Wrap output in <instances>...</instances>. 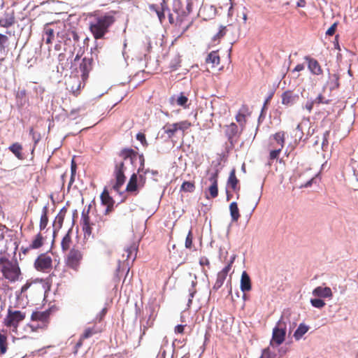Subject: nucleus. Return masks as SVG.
I'll list each match as a JSON object with an SVG mask.
<instances>
[{
	"label": "nucleus",
	"instance_id": "1",
	"mask_svg": "<svg viewBox=\"0 0 358 358\" xmlns=\"http://www.w3.org/2000/svg\"><path fill=\"white\" fill-rule=\"evenodd\" d=\"M119 159L114 160L113 176L115 182L113 186V189L119 192L122 186L124 184L126 176L124 171L126 166L124 162L129 160L131 163L136 159L138 152L131 148H124L118 153Z\"/></svg>",
	"mask_w": 358,
	"mask_h": 358
},
{
	"label": "nucleus",
	"instance_id": "2",
	"mask_svg": "<svg viewBox=\"0 0 358 358\" xmlns=\"http://www.w3.org/2000/svg\"><path fill=\"white\" fill-rule=\"evenodd\" d=\"M115 22L114 15L107 13L97 17L94 21L90 22L89 29L95 39H102Z\"/></svg>",
	"mask_w": 358,
	"mask_h": 358
},
{
	"label": "nucleus",
	"instance_id": "3",
	"mask_svg": "<svg viewBox=\"0 0 358 358\" xmlns=\"http://www.w3.org/2000/svg\"><path fill=\"white\" fill-rule=\"evenodd\" d=\"M0 272L2 276L10 282L18 281L22 275L18 263L16 261L10 260L6 256L0 257Z\"/></svg>",
	"mask_w": 358,
	"mask_h": 358
},
{
	"label": "nucleus",
	"instance_id": "4",
	"mask_svg": "<svg viewBox=\"0 0 358 358\" xmlns=\"http://www.w3.org/2000/svg\"><path fill=\"white\" fill-rule=\"evenodd\" d=\"M198 0H173V11L176 15V22L181 24L187 20Z\"/></svg>",
	"mask_w": 358,
	"mask_h": 358
},
{
	"label": "nucleus",
	"instance_id": "5",
	"mask_svg": "<svg viewBox=\"0 0 358 358\" xmlns=\"http://www.w3.org/2000/svg\"><path fill=\"white\" fill-rule=\"evenodd\" d=\"M26 317V313L21 310H14L10 307L7 310V315L3 320V324L13 331H17L18 326Z\"/></svg>",
	"mask_w": 358,
	"mask_h": 358
},
{
	"label": "nucleus",
	"instance_id": "6",
	"mask_svg": "<svg viewBox=\"0 0 358 358\" xmlns=\"http://www.w3.org/2000/svg\"><path fill=\"white\" fill-rule=\"evenodd\" d=\"M83 259V252L78 248H71L64 259L66 267L75 271H78Z\"/></svg>",
	"mask_w": 358,
	"mask_h": 358
},
{
	"label": "nucleus",
	"instance_id": "7",
	"mask_svg": "<svg viewBox=\"0 0 358 358\" xmlns=\"http://www.w3.org/2000/svg\"><path fill=\"white\" fill-rule=\"evenodd\" d=\"M191 125V123L187 120L176 123H166L163 127L162 130L164 133L166 134L168 138L172 139L179 131H182V136H184L185 131L187 130Z\"/></svg>",
	"mask_w": 358,
	"mask_h": 358
},
{
	"label": "nucleus",
	"instance_id": "8",
	"mask_svg": "<svg viewBox=\"0 0 358 358\" xmlns=\"http://www.w3.org/2000/svg\"><path fill=\"white\" fill-rule=\"evenodd\" d=\"M50 315V312L49 310L33 312L31 315V320L36 322L37 324H30L29 327L33 331L38 329H45L49 324Z\"/></svg>",
	"mask_w": 358,
	"mask_h": 358
},
{
	"label": "nucleus",
	"instance_id": "9",
	"mask_svg": "<svg viewBox=\"0 0 358 358\" xmlns=\"http://www.w3.org/2000/svg\"><path fill=\"white\" fill-rule=\"evenodd\" d=\"M34 267L37 271L49 273L52 268V259L48 253H41L35 259Z\"/></svg>",
	"mask_w": 358,
	"mask_h": 358
},
{
	"label": "nucleus",
	"instance_id": "10",
	"mask_svg": "<svg viewBox=\"0 0 358 358\" xmlns=\"http://www.w3.org/2000/svg\"><path fill=\"white\" fill-rule=\"evenodd\" d=\"M286 335V323L281 318L273 329L272 339L271 344L275 343L277 345L282 344Z\"/></svg>",
	"mask_w": 358,
	"mask_h": 358
},
{
	"label": "nucleus",
	"instance_id": "11",
	"mask_svg": "<svg viewBox=\"0 0 358 358\" xmlns=\"http://www.w3.org/2000/svg\"><path fill=\"white\" fill-rule=\"evenodd\" d=\"M303 59L307 63V68L311 75L318 78L323 77V69L316 59L309 55L305 56Z\"/></svg>",
	"mask_w": 358,
	"mask_h": 358
},
{
	"label": "nucleus",
	"instance_id": "12",
	"mask_svg": "<svg viewBox=\"0 0 358 358\" xmlns=\"http://www.w3.org/2000/svg\"><path fill=\"white\" fill-rule=\"evenodd\" d=\"M89 210L87 212L83 211L81 216L82 229L85 238H89L93 236V226L94 224L91 222L89 217Z\"/></svg>",
	"mask_w": 358,
	"mask_h": 358
},
{
	"label": "nucleus",
	"instance_id": "13",
	"mask_svg": "<svg viewBox=\"0 0 358 358\" xmlns=\"http://www.w3.org/2000/svg\"><path fill=\"white\" fill-rule=\"evenodd\" d=\"M92 57H85L83 59L82 62L80 64L79 69L80 72L82 73L81 76L83 80L87 79L89 73L92 69Z\"/></svg>",
	"mask_w": 358,
	"mask_h": 358
},
{
	"label": "nucleus",
	"instance_id": "14",
	"mask_svg": "<svg viewBox=\"0 0 358 358\" xmlns=\"http://www.w3.org/2000/svg\"><path fill=\"white\" fill-rule=\"evenodd\" d=\"M231 263L227 265L222 271L218 272V273L217 275L216 281L213 287V289L217 290L223 285V283L227 278V276L231 269Z\"/></svg>",
	"mask_w": 358,
	"mask_h": 358
},
{
	"label": "nucleus",
	"instance_id": "15",
	"mask_svg": "<svg viewBox=\"0 0 358 358\" xmlns=\"http://www.w3.org/2000/svg\"><path fill=\"white\" fill-rule=\"evenodd\" d=\"M281 98L282 105L291 106L298 101L299 96L298 94L294 93L293 91L287 90L282 94Z\"/></svg>",
	"mask_w": 358,
	"mask_h": 358
},
{
	"label": "nucleus",
	"instance_id": "16",
	"mask_svg": "<svg viewBox=\"0 0 358 358\" xmlns=\"http://www.w3.org/2000/svg\"><path fill=\"white\" fill-rule=\"evenodd\" d=\"M285 143V132L283 131L274 134L271 137L270 145L272 147L284 148Z\"/></svg>",
	"mask_w": 358,
	"mask_h": 358
},
{
	"label": "nucleus",
	"instance_id": "17",
	"mask_svg": "<svg viewBox=\"0 0 358 358\" xmlns=\"http://www.w3.org/2000/svg\"><path fill=\"white\" fill-rule=\"evenodd\" d=\"M249 108L248 106L243 105L239 109L238 113L236 115V120L241 127V129L243 130L246 124V117L249 115Z\"/></svg>",
	"mask_w": 358,
	"mask_h": 358
},
{
	"label": "nucleus",
	"instance_id": "18",
	"mask_svg": "<svg viewBox=\"0 0 358 358\" xmlns=\"http://www.w3.org/2000/svg\"><path fill=\"white\" fill-rule=\"evenodd\" d=\"M101 329L97 328L95 325H94L92 327H87L85 329L83 334L80 336V339L78 342L76 344V347L79 348L82 345L83 341L85 339L89 338L92 337L93 335H95L96 334L101 332Z\"/></svg>",
	"mask_w": 358,
	"mask_h": 358
},
{
	"label": "nucleus",
	"instance_id": "19",
	"mask_svg": "<svg viewBox=\"0 0 358 358\" xmlns=\"http://www.w3.org/2000/svg\"><path fill=\"white\" fill-rule=\"evenodd\" d=\"M15 23V16L13 10H6L2 16H0V25L3 27H9Z\"/></svg>",
	"mask_w": 358,
	"mask_h": 358
},
{
	"label": "nucleus",
	"instance_id": "20",
	"mask_svg": "<svg viewBox=\"0 0 358 358\" xmlns=\"http://www.w3.org/2000/svg\"><path fill=\"white\" fill-rule=\"evenodd\" d=\"M140 185L138 182V176L136 173H133L127 185L126 191L128 193H134L135 195L138 194V189Z\"/></svg>",
	"mask_w": 358,
	"mask_h": 358
},
{
	"label": "nucleus",
	"instance_id": "21",
	"mask_svg": "<svg viewBox=\"0 0 358 358\" xmlns=\"http://www.w3.org/2000/svg\"><path fill=\"white\" fill-rule=\"evenodd\" d=\"M220 63V57L218 51L210 52L206 58V64L211 69L217 67Z\"/></svg>",
	"mask_w": 358,
	"mask_h": 358
},
{
	"label": "nucleus",
	"instance_id": "22",
	"mask_svg": "<svg viewBox=\"0 0 358 358\" xmlns=\"http://www.w3.org/2000/svg\"><path fill=\"white\" fill-rule=\"evenodd\" d=\"M313 294L315 296L322 297V298H331L333 296V293L331 289L329 287H317L313 291Z\"/></svg>",
	"mask_w": 358,
	"mask_h": 358
},
{
	"label": "nucleus",
	"instance_id": "23",
	"mask_svg": "<svg viewBox=\"0 0 358 358\" xmlns=\"http://www.w3.org/2000/svg\"><path fill=\"white\" fill-rule=\"evenodd\" d=\"M252 289L251 280L246 271H243L241 278V290L243 292H250Z\"/></svg>",
	"mask_w": 358,
	"mask_h": 358
},
{
	"label": "nucleus",
	"instance_id": "24",
	"mask_svg": "<svg viewBox=\"0 0 358 358\" xmlns=\"http://www.w3.org/2000/svg\"><path fill=\"white\" fill-rule=\"evenodd\" d=\"M44 244V238L41 233L36 235L29 248L23 250V252L25 254L30 249H38L41 248Z\"/></svg>",
	"mask_w": 358,
	"mask_h": 358
},
{
	"label": "nucleus",
	"instance_id": "25",
	"mask_svg": "<svg viewBox=\"0 0 358 358\" xmlns=\"http://www.w3.org/2000/svg\"><path fill=\"white\" fill-rule=\"evenodd\" d=\"M8 348V336L6 330L0 331V356L6 353Z\"/></svg>",
	"mask_w": 358,
	"mask_h": 358
},
{
	"label": "nucleus",
	"instance_id": "26",
	"mask_svg": "<svg viewBox=\"0 0 358 358\" xmlns=\"http://www.w3.org/2000/svg\"><path fill=\"white\" fill-rule=\"evenodd\" d=\"M8 150L20 160L24 159L22 154L23 147L20 143H13L8 147Z\"/></svg>",
	"mask_w": 358,
	"mask_h": 358
},
{
	"label": "nucleus",
	"instance_id": "27",
	"mask_svg": "<svg viewBox=\"0 0 358 358\" xmlns=\"http://www.w3.org/2000/svg\"><path fill=\"white\" fill-rule=\"evenodd\" d=\"M71 234V230L69 229L62 240L61 248L63 252L70 250L71 246L72 245V238Z\"/></svg>",
	"mask_w": 358,
	"mask_h": 358
},
{
	"label": "nucleus",
	"instance_id": "28",
	"mask_svg": "<svg viewBox=\"0 0 358 358\" xmlns=\"http://www.w3.org/2000/svg\"><path fill=\"white\" fill-rule=\"evenodd\" d=\"M238 180L236 176V169H233L229 174V177L228 178L227 185L231 187V188L234 191H236L239 189L238 187Z\"/></svg>",
	"mask_w": 358,
	"mask_h": 358
},
{
	"label": "nucleus",
	"instance_id": "29",
	"mask_svg": "<svg viewBox=\"0 0 358 358\" xmlns=\"http://www.w3.org/2000/svg\"><path fill=\"white\" fill-rule=\"evenodd\" d=\"M309 327L303 323L299 324L294 334V337L296 341L300 340L303 336L308 331Z\"/></svg>",
	"mask_w": 358,
	"mask_h": 358
},
{
	"label": "nucleus",
	"instance_id": "30",
	"mask_svg": "<svg viewBox=\"0 0 358 358\" xmlns=\"http://www.w3.org/2000/svg\"><path fill=\"white\" fill-rule=\"evenodd\" d=\"M229 210L232 221L237 222L240 217V213L236 202H232L229 205Z\"/></svg>",
	"mask_w": 358,
	"mask_h": 358
},
{
	"label": "nucleus",
	"instance_id": "31",
	"mask_svg": "<svg viewBox=\"0 0 358 358\" xmlns=\"http://www.w3.org/2000/svg\"><path fill=\"white\" fill-rule=\"evenodd\" d=\"M17 105L19 108H22L27 102L26 91L24 90L18 91L16 94Z\"/></svg>",
	"mask_w": 358,
	"mask_h": 358
},
{
	"label": "nucleus",
	"instance_id": "32",
	"mask_svg": "<svg viewBox=\"0 0 358 358\" xmlns=\"http://www.w3.org/2000/svg\"><path fill=\"white\" fill-rule=\"evenodd\" d=\"M100 197H101V203L103 206H106L108 204H110V203H115V201L110 196L109 192H108V191L107 190L106 188H105L103 189V191L102 192Z\"/></svg>",
	"mask_w": 358,
	"mask_h": 358
},
{
	"label": "nucleus",
	"instance_id": "33",
	"mask_svg": "<svg viewBox=\"0 0 358 358\" xmlns=\"http://www.w3.org/2000/svg\"><path fill=\"white\" fill-rule=\"evenodd\" d=\"M238 126L235 123L233 122L228 125L226 131L228 138L231 139L236 136L238 134Z\"/></svg>",
	"mask_w": 358,
	"mask_h": 358
},
{
	"label": "nucleus",
	"instance_id": "34",
	"mask_svg": "<svg viewBox=\"0 0 358 358\" xmlns=\"http://www.w3.org/2000/svg\"><path fill=\"white\" fill-rule=\"evenodd\" d=\"M150 10L154 11L157 15V17L160 21L162 22L165 20V13L163 10H161L160 8L156 4H150L148 6Z\"/></svg>",
	"mask_w": 358,
	"mask_h": 358
},
{
	"label": "nucleus",
	"instance_id": "35",
	"mask_svg": "<svg viewBox=\"0 0 358 358\" xmlns=\"http://www.w3.org/2000/svg\"><path fill=\"white\" fill-rule=\"evenodd\" d=\"M48 209L46 207L43 208L42 215L40 219V224L39 227L41 230H43L48 224Z\"/></svg>",
	"mask_w": 358,
	"mask_h": 358
},
{
	"label": "nucleus",
	"instance_id": "36",
	"mask_svg": "<svg viewBox=\"0 0 358 358\" xmlns=\"http://www.w3.org/2000/svg\"><path fill=\"white\" fill-rule=\"evenodd\" d=\"M194 189V182L184 181L180 187V190L185 192H193Z\"/></svg>",
	"mask_w": 358,
	"mask_h": 358
},
{
	"label": "nucleus",
	"instance_id": "37",
	"mask_svg": "<svg viewBox=\"0 0 358 358\" xmlns=\"http://www.w3.org/2000/svg\"><path fill=\"white\" fill-rule=\"evenodd\" d=\"M340 76L337 73H334L330 76V90H333L337 89L340 86L339 83Z\"/></svg>",
	"mask_w": 358,
	"mask_h": 358
},
{
	"label": "nucleus",
	"instance_id": "38",
	"mask_svg": "<svg viewBox=\"0 0 358 358\" xmlns=\"http://www.w3.org/2000/svg\"><path fill=\"white\" fill-rule=\"evenodd\" d=\"M208 192L210 196L206 195V198L210 199V198L214 199L218 195V185H210L208 187Z\"/></svg>",
	"mask_w": 358,
	"mask_h": 358
},
{
	"label": "nucleus",
	"instance_id": "39",
	"mask_svg": "<svg viewBox=\"0 0 358 358\" xmlns=\"http://www.w3.org/2000/svg\"><path fill=\"white\" fill-rule=\"evenodd\" d=\"M44 34L46 36L45 43L50 44L54 38V30L48 26L44 28Z\"/></svg>",
	"mask_w": 358,
	"mask_h": 358
},
{
	"label": "nucleus",
	"instance_id": "40",
	"mask_svg": "<svg viewBox=\"0 0 358 358\" xmlns=\"http://www.w3.org/2000/svg\"><path fill=\"white\" fill-rule=\"evenodd\" d=\"M71 82L73 83V84H75L76 86L75 87L73 85H68L67 88L71 92H72L74 94H76L80 90V82L78 80V78H73V79H71Z\"/></svg>",
	"mask_w": 358,
	"mask_h": 358
},
{
	"label": "nucleus",
	"instance_id": "41",
	"mask_svg": "<svg viewBox=\"0 0 358 358\" xmlns=\"http://www.w3.org/2000/svg\"><path fill=\"white\" fill-rule=\"evenodd\" d=\"M176 102L177 105L182 106L185 108L188 107V105H187L188 99L183 93H181L180 94V96L177 98Z\"/></svg>",
	"mask_w": 358,
	"mask_h": 358
},
{
	"label": "nucleus",
	"instance_id": "42",
	"mask_svg": "<svg viewBox=\"0 0 358 358\" xmlns=\"http://www.w3.org/2000/svg\"><path fill=\"white\" fill-rule=\"evenodd\" d=\"M295 141H300L303 136L301 124H299L294 130Z\"/></svg>",
	"mask_w": 358,
	"mask_h": 358
},
{
	"label": "nucleus",
	"instance_id": "43",
	"mask_svg": "<svg viewBox=\"0 0 358 358\" xmlns=\"http://www.w3.org/2000/svg\"><path fill=\"white\" fill-rule=\"evenodd\" d=\"M274 149L271 150L269 153V159L271 160L277 159L283 148L273 147Z\"/></svg>",
	"mask_w": 358,
	"mask_h": 358
},
{
	"label": "nucleus",
	"instance_id": "44",
	"mask_svg": "<svg viewBox=\"0 0 358 358\" xmlns=\"http://www.w3.org/2000/svg\"><path fill=\"white\" fill-rule=\"evenodd\" d=\"M8 37L5 34H0V49L4 50L8 47Z\"/></svg>",
	"mask_w": 358,
	"mask_h": 358
},
{
	"label": "nucleus",
	"instance_id": "45",
	"mask_svg": "<svg viewBox=\"0 0 358 358\" xmlns=\"http://www.w3.org/2000/svg\"><path fill=\"white\" fill-rule=\"evenodd\" d=\"M192 245H193V235H192V230H189L187 235L186 239H185V245L186 248L191 249L192 247Z\"/></svg>",
	"mask_w": 358,
	"mask_h": 358
},
{
	"label": "nucleus",
	"instance_id": "46",
	"mask_svg": "<svg viewBox=\"0 0 358 358\" xmlns=\"http://www.w3.org/2000/svg\"><path fill=\"white\" fill-rule=\"evenodd\" d=\"M311 305L317 308H322L325 306V302L320 299H310Z\"/></svg>",
	"mask_w": 358,
	"mask_h": 358
},
{
	"label": "nucleus",
	"instance_id": "47",
	"mask_svg": "<svg viewBox=\"0 0 358 358\" xmlns=\"http://www.w3.org/2000/svg\"><path fill=\"white\" fill-rule=\"evenodd\" d=\"M260 358H276V354L272 352L268 348L262 351Z\"/></svg>",
	"mask_w": 358,
	"mask_h": 358
},
{
	"label": "nucleus",
	"instance_id": "48",
	"mask_svg": "<svg viewBox=\"0 0 358 358\" xmlns=\"http://www.w3.org/2000/svg\"><path fill=\"white\" fill-rule=\"evenodd\" d=\"M218 170H216L215 172L211 173L209 178V181L211 182V185H218Z\"/></svg>",
	"mask_w": 358,
	"mask_h": 358
},
{
	"label": "nucleus",
	"instance_id": "49",
	"mask_svg": "<svg viewBox=\"0 0 358 358\" xmlns=\"http://www.w3.org/2000/svg\"><path fill=\"white\" fill-rule=\"evenodd\" d=\"M315 104H320V103H325L328 104L329 103V99H325L324 97L322 94H319L315 100H313Z\"/></svg>",
	"mask_w": 358,
	"mask_h": 358
},
{
	"label": "nucleus",
	"instance_id": "50",
	"mask_svg": "<svg viewBox=\"0 0 358 358\" xmlns=\"http://www.w3.org/2000/svg\"><path fill=\"white\" fill-rule=\"evenodd\" d=\"M136 139L139 141L143 146H148L145 135L143 133H138L136 134Z\"/></svg>",
	"mask_w": 358,
	"mask_h": 358
},
{
	"label": "nucleus",
	"instance_id": "51",
	"mask_svg": "<svg viewBox=\"0 0 358 358\" xmlns=\"http://www.w3.org/2000/svg\"><path fill=\"white\" fill-rule=\"evenodd\" d=\"M29 134L32 136V139L34 141V143L36 144L41 138L40 134H36L35 133L33 127L30 128Z\"/></svg>",
	"mask_w": 358,
	"mask_h": 358
},
{
	"label": "nucleus",
	"instance_id": "52",
	"mask_svg": "<svg viewBox=\"0 0 358 358\" xmlns=\"http://www.w3.org/2000/svg\"><path fill=\"white\" fill-rule=\"evenodd\" d=\"M337 27V23L334 22L326 31V35L333 36L335 34Z\"/></svg>",
	"mask_w": 358,
	"mask_h": 358
},
{
	"label": "nucleus",
	"instance_id": "53",
	"mask_svg": "<svg viewBox=\"0 0 358 358\" xmlns=\"http://www.w3.org/2000/svg\"><path fill=\"white\" fill-rule=\"evenodd\" d=\"M226 27H221L218 33L215 36V39H220L226 34Z\"/></svg>",
	"mask_w": 358,
	"mask_h": 358
},
{
	"label": "nucleus",
	"instance_id": "54",
	"mask_svg": "<svg viewBox=\"0 0 358 358\" xmlns=\"http://www.w3.org/2000/svg\"><path fill=\"white\" fill-rule=\"evenodd\" d=\"M329 134H330L329 131H326L323 134V141H322V147L328 145V138L329 136Z\"/></svg>",
	"mask_w": 358,
	"mask_h": 358
},
{
	"label": "nucleus",
	"instance_id": "55",
	"mask_svg": "<svg viewBox=\"0 0 358 358\" xmlns=\"http://www.w3.org/2000/svg\"><path fill=\"white\" fill-rule=\"evenodd\" d=\"M114 203H110V204H108V205L106 206V210L104 211V214L105 215H108L111 212L113 211V210H114Z\"/></svg>",
	"mask_w": 358,
	"mask_h": 358
},
{
	"label": "nucleus",
	"instance_id": "56",
	"mask_svg": "<svg viewBox=\"0 0 358 358\" xmlns=\"http://www.w3.org/2000/svg\"><path fill=\"white\" fill-rule=\"evenodd\" d=\"M199 264L201 266H209L210 265V262L208 260V259L206 257H201L199 259Z\"/></svg>",
	"mask_w": 358,
	"mask_h": 358
},
{
	"label": "nucleus",
	"instance_id": "57",
	"mask_svg": "<svg viewBox=\"0 0 358 358\" xmlns=\"http://www.w3.org/2000/svg\"><path fill=\"white\" fill-rule=\"evenodd\" d=\"M315 104L314 101H310L306 103L304 108L308 111V113H310Z\"/></svg>",
	"mask_w": 358,
	"mask_h": 358
},
{
	"label": "nucleus",
	"instance_id": "58",
	"mask_svg": "<svg viewBox=\"0 0 358 358\" xmlns=\"http://www.w3.org/2000/svg\"><path fill=\"white\" fill-rule=\"evenodd\" d=\"M160 9L161 10H163L164 13L169 10V6L166 0L162 1V2L160 3Z\"/></svg>",
	"mask_w": 358,
	"mask_h": 358
},
{
	"label": "nucleus",
	"instance_id": "59",
	"mask_svg": "<svg viewBox=\"0 0 358 358\" xmlns=\"http://www.w3.org/2000/svg\"><path fill=\"white\" fill-rule=\"evenodd\" d=\"M145 176L143 175H139L138 177V182L140 185V187H143L145 183Z\"/></svg>",
	"mask_w": 358,
	"mask_h": 358
},
{
	"label": "nucleus",
	"instance_id": "60",
	"mask_svg": "<svg viewBox=\"0 0 358 358\" xmlns=\"http://www.w3.org/2000/svg\"><path fill=\"white\" fill-rule=\"evenodd\" d=\"M305 69V66L303 64H298L294 69L292 71V73L295 72H300L301 71H303Z\"/></svg>",
	"mask_w": 358,
	"mask_h": 358
},
{
	"label": "nucleus",
	"instance_id": "61",
	"mask_svg": "<svg viewBox=\"0 0 358 358\" xmlns=\"http://www.w3.org/2000/svg\"><path fill=\"white\" fill-rule=\"evenodd\" d=\"M32 282L27 281V282L21 287V293L27 292V290L31 287Z\"/></svg>",
	"mask_w": 358,
	"mask_h": 358
},
{
	"label": "nucleus",
	"instance_id": "62",
	"mask_svg": "<svg viewBox=\"0 0 358 358\" xmlns=\"http://www.w3.org/2000/svg\"><path fill=\"white\" fill-rule=\"evenodd\" d=\"M185 325L178 324L175 327V332L177 334H183Z\"/></svg>",
	"mask_w": 358,
	"mask_h": 358
},
{
	"label": "nucleus",
	"instance_id": "63",
	"mask_svg": "<svg viewBox=\"0 0 358 358\" xmlns=\"http://www.w3.org/2000/svg\"><path fill=\"white\" fill-rule=\"evenodd\" d=\"M139 159H140V161H141V166L138 169V173H140L143 169L144 161H145L144 157H143V155H139Z\"/></svg>",
	"mask_w": 358,
	"mask_h": 358
},
{
	"label": "nucleus",
	"instance_id": "64",
	"mask_svg": "<svg viewBox=\"0 0 358 358\" xmlns=\"http://www.w3.org/2000/svg\"><path fill=\"white\" fill-rule=\"evenodd\" d=\"M169 22L171 24H178L179 25H180L181 24H180L179 22H176V17L175 18L174 16H173V13H171L169 14Z\"/></svg>",
	"mask_w": 358,
	"mask_h": 358
}]
</instances>
